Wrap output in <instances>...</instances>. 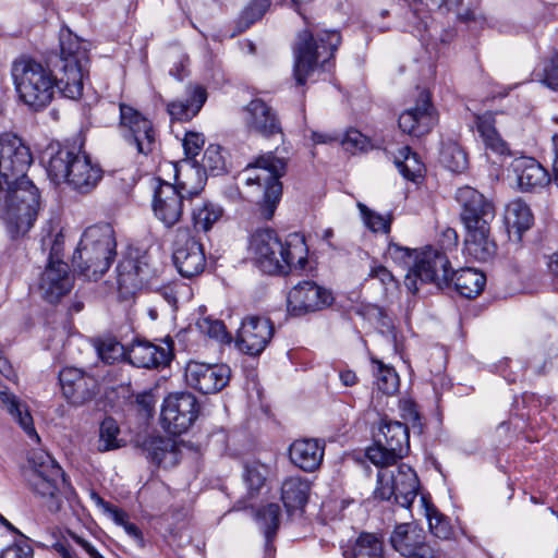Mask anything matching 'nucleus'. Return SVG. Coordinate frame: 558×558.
I'll return each instance as SVG.
<instances>
[{
	"mask_svg": "<svg viewBox=\"0 0 558 558\" xmlns=\"http://www.w3.org/2000/svg\"><path fill=\"white\" fill-rule=\"evenodd\" d=\"M248 251L256 265L270 275L302 269L307 260V247L302 236L292 234L282 242L271 229L256 230L251 236Z\"/></svg>",
	"mask_w": 558,
	"mask_h": 558,
	"instance_id": "1",
	"label": "nucleus"
},
{
	"mask_svg": "<svg viewBox=\"0 0 558 558\" xmlns=\"http://www.w3.org/2000/svg\"><path fill=\"white\" fill-rule=\"evenodd\" d=\"M26 481L29 490L50 513L61 511L75 493L57 461L45 451H34L28 459Z\"/></svg>",
	"mask_w": 558,
	"mask_h": 558,
	"instance_id": "2",
	"label": "nucleus"
},
{
	"mask_svg": "<svg viewBox=\"0 0 558 558\" xmlns=\"http://www.w3.org/2000/svg\"><path fill=\"white\" fill-rule=\"evenodd\" d=\"M44 159L51 181L57 184L65 182L77 193H90L102 179V169L85 153L49 146Z\"/></svg>",
	"mask_w": 558,
	"mask_h": 558,
	"instance_id": "3",
	"label": "nucleus"
},
{
	"mask_svg": "<svg viewBox=\"0 0 558 558\" xmlns=\"http://www.w3.org/2000/svg\"><path fill=\"white\" fill-rule=\"evenodd\" d=\"M116 247L114 231L109 223L88 227L73 254L74 269L87 280H98L109 269Z\"/></svg>",
	"mask_w": 558,
	"mask_h": 558,
	"instance_id": "4",
	"label": "nucleus"
},
{
	"mask_svg": "<svg viewBox=\"0 0 558 558\" xmlns=\"http://www.w3.org/2000/svg\"><path fill=\"white\" fill-rule=\"evenodd\" d=\"M307 27L296 34L293 45V73L299 85H304L307 77L318 66L333 57L341 44V35L337 31H317L304 17Z\"/></svg>",
	"mask_w": 558,
	"mask_h": 558,
	"instance_id": "5",
	"label": "nucleus"
},
{
	"mask_svg": "<svg viewBox=\"0 0 558 558\" xmlns=\"http://www.w3.org/2000/svg\"><path fill=\"white\" fill-rule=\"evenodd\" d=\"M43 208L39 189L28 179L5 184L1 215L11 238L25 235Z\"/></svg>",
	"mask_w": 558,
	"mask_h": 558,
	"instance_id": "6",
	"label": "nucleus"
},
{
	"mask_svg": "<svg viewBox=\"0 0 558 558\" xmlns=\"http://www.w3.org/2000/svg\"><path fill=\"white\" fill-rule=\"evenodd\" d=\"M11 75L19 98L35 111L46 108L56 92V77L52 71L32 58L13 61Z\"/></svg>",
	"mask_w": 558,
	"mask_h": 558,
	"instance_id": "7",
	"label": "nucleus"
},
{
	"mask_svg": "<svg viewBox=\"0 0 558 558\" xmlns=\"http://www.w3.org/2000/svg\"><path fill=\"white\" fill-rule=\"evenodd\" d=\"M89 56L87 43L68 33L60 40V65L56 77V90L64 97L78 99L83 95L88 76Z\"/></svg>",
	"mask_w": 558,
	"mask_h": 558,
	"instance_id": "8",
	"label": "nucleus"
},
{
	"mask_svg": "<svg viewBox=\"0 0 558 558\" xmlns=\"http://www.w3.org/2000/svg\"><path fill=\"white\" fill-rule=\"evenodd\" d=\"M286 160L272 154L259 157L254 165L244 169L242 175L246 185H257L263 190L262 198L257 201L260 216L272 218L282 195V184L279 179L286 172Z\"/></svg>",
	"mask_w": 558,
	"mask_h": 558,
	"instance_id": "9",
	"label": "nucleus"
},
{
	"mask_svg": "<svg viewBox=\"0 0 558 558\" xmlns=\"http://www.w3.org/2000/svg\"><path fill=\"white\" fill-rule=\"evenodd\" d=\"M195 173L198 177L196 185L187 181H181L178 185L161 182L155 190L153 210L165 226L172 227L179 222L183 215L184 199L197 196L204 189V179L198 170Z\"/></svg>",
	"mask_w": 558,
	"mask_h": 558,
	"instance_id": "10",
	"label": "nucleus"
},
{
	"mask_svg": "<svg viewBox=\"0 0 558 558\" xmlns=\"http://www.w3.org/2000/svg\"><path fill=\"white\" fill-rule=\"evenodd\" d=\"M410 450L409 429L398 421L384 420L374 446L369 447L366 456L379 468L395 464Z\"/></svg>",
	"mask_w": 558,
	"mask_h": 558,
	"instance_id": "11",
	"label": "nucleus"
},
{
	"mask_svg": "<svg viewBox=\"0 0 558 558\" xmlns=\"http://www.w3.org/2000/svg\"><path fill=\"white\" fill-rule=\"evenodd\" d=\"M450 269V262L445 253L426 247L415 253L414 264L405 276L404 284L412 293L418 291L417 280L442 288L449 284Z\"/></svg>",
	"mask_w": 558,
	"mask_h": 558,
	"instance_id": "12",
	"label": "nucleus"
},
{
	"mask_svg": "<svg viewBox=\"0 0 558 558\" xmlns=\"http://www.w3.org/2000/svg\"><path fill=\"white\" fill-rule=\"evenodd\" d=\"M418 478L414 470L400 464L396 471H380L378 473V486L376 497L389 500L392 496L397 504L409 508L417 496Z\"/></svg>",
	"mask_w": 558,
	"mask_h": 558,
	"instance_id": "13",
	"label": "nucleus"
},
{
	"mask_svg": "<svg viewBox=\"0 0 558 558\" xmlns=\"http://www.w3.org/2000/svg\"><path fill=\"white\" fill-rule=\"evenodd\" d=\"M199 405L194 395L190 392L171 393L165 398L161 413V427L171 435L185 433L196 421Z\"/></svg>",
	"mask_w": 558,
	"mask_h": 558,
	"instance_id": "14",
	"label": "nucleus"
},
{
	"mask_svg": "<svg viewBox=\"0 0 558 558\" xmlns=\"http://www.w3.org/2000/svg\"><path fill=\"white\" fill-rule=\"evenodd\" d=\"M33 162L31 149L16 135L0 134V178L12 184L27 178L26 171Z\"/></svg>",
	"mask_w": 558,
	"mask_h": 558,
	"instance_id": "15",
	"label": "nucleus"
},
{
	"mask_svg": "<svg viewBox=\"0 0 558 558\" xmlns=\"http://www.w3.org/2000/svg\"><path fill=\"white\" fill-rule=\"evenodd\" d=\"M456 198L461 206L460 218L465 231L490 228L496 217L492 201L471 186L460 187Z\"/></svg>",
	"mask_w": 558,
	"mask_h": 558,
	"instance_id": "16",
	"label": "nucleus"
},
{
	"mask_svg": "<svg viewBox=\"0 0 558 558\" xmlns=\"http://www.w3.org/2000/svg\"><path fill=\"white\" fill-rule=\"evenodd\" d=\"M120 128L123 137L135 146L138 154L148 155L156 148V131L153 123L133 107L121 104Z\"/></svg>",
	"mask_w": 558,
	"mask_h": 558,
	"instance_id": "17",
	"label": "nucleus"
},
{
	"mask_svg": "<svg viewBox=\"0 0 558 558\" xmlns=\"http://www.w3.org/2000/svg\"><path fill=\"white\" fill-rule=\"evenodd\" d=\"M231 371L226 364L190 361L185 367L186 384L201 393H217L230 380Z\"/></svg>",
	"mask_w": 558,
	"mask_h": 558,
	"instance_id": "18",
	"label": "nucleus"
},
{
	"mask_svg": "<svg viewBox=\"0 0 558 558\" xmlns=\"http://www.w3.org/2000/svg\"><path fill=\"white\" fill-rule=\"evenodd\" d=\"M173 262L186 278L202 274L206 266L203 244L190 235L189 230H178L173 242Z\"/></svg>",
	"mask_w": 558,
	"mask_h": 558,
	"instance_id": "19",
	"label": "nucleus"
},
{
	"mask_svg": "<svg viewBox=\"0 0 558 558\" xmlns=\"http://www.w3.org/2000/svg\"><path fill=\"white\" fill-rule=\"evenodd\" d=\"M59 381L63 397L74 407L90 402L98 393L97 379L76 367H64L59 373Z\"/></svg>",
	"mask_w": 558,
	"mask_h": 558,
	"instance_id": "20",
	"label": "nucleus"
},
{
	"mask_svg": "<svg viewBox=\"0 0 558 558\" xmlns=\"http://www.w3.org/2000/svg\"><path fill=\"white\" fill-rule=\"evenodd\" d=\"M331 292L314 281H302L294 286L288 294V311L301 316L322 311L332 304Z\"/></svg>",
	"mask_w": 558,
	"mask_h": 558,
	"instance_id": "21",
	"label": "nucleus"
},
{
	"mask_svg": "<svg viewBox=\"0 0 558 558\" xmlns=\"http://www.w3.org/2000/svg\"><path fill=\"white\" fill-rule=\"evenodd\" d=\"M274 336V325L260 316H247L242 320L235 338L238 349L248 355H259Z\"/></svg>",
	"mask_w": 558,
	"mask_h": 558,
	"instance_id": "22",
	"label": "nucleus"
},
{
	"mask_svg": "<svg viewBox=\"0 0 558 558\" xmlns=\"http://www.w3.org/2000/svg\"><path fill=\"white\" fill-rule=\"evenodd\" d=\"M425 538L422 527L414 523H403L396 526L390 535V543L405 558H430L433 550Z\"/></svg>",
	"mask_w": 558,
	"mask_h": 558,
	"instance_id": "23",
	"label": "nucleus"
},
{
	"mask_svg": "<svg viewBox=\"0 0 558 558\" xmlns=\"http://www.w3.org/2000/svg\"><path fill=\"white\" fill-rule=\"evenodd\" d=\"M437 119L426 92L420 94L415 106L404 110L399 117V128L403 133L412 136L427 134L435 125Z\"/></svg>",
	"mask_w": 558,
	"mask_h": 558,
	"instance_id": "24",
	"label": "nucleus"
},
{
	"mask_svg": "<svg viewBox=\"0 0 558 558\" xmlns=\"http://www.w3.org/2000/svg\"><path fill=\"white\" fill-rule=\"evenodd\" d=\"M73 280L69 266L62 259H48L40 276L39 289L43 296L50 303L57 302L72 289Z\"/></svg>",
	"mask_w": 558,
	"mask_h": 558,
	"instance_id": "25",
	"label": "nucleus"
},
{
	"mask_svg": "<svg viewBox=\"0 0 558 558\" xmlns=\"http://www.w3.org/2000/svg\"><path fill=\"white\" fill-rule=\"evenodd\" d=\"M510 167L517 177L519 187L524 192L538 191L550 182L546 169L532 157H518Z\"/></svg>",
	"mask_w": 558,
	"mask_h": 558,
	"instance_id": "26",
	"label": "nucleus"
},
{
	"mask_svg": "<svg viewBox=\"0 0 558 558\" xmlns=\"http://www.w3.org/2000/svg\"><path fill=\"white\" fill-rule=\"evenodd\" d=\"M171 342L166 345H156L146 340H135L128 350L129 361L137 366L151 368L159 365H167L172 359Z\"/></svg>",
	"mask_w": 558,
	"mask_h": 558,
	"instance_id": "27",
	"label": "nucleus"
},
{
	"mask_svg": "<svg viewBox=\"0 0 558 558\" xmlns=\"http://www.w3.org/2000/svg\"><path fill=\"white\" fill-rule=\"evenodd\" d=\"M325 442L316 438L294 440L289 448L291 462L305 472L317 470L324 459Z\"/></svg>",
	"mask_w": 558,
	"mask_h": 558,
	"instance_id": "28",
	"label": "nucleus"
},
{
	"mask_svg": "<svg viewBox=\"0 0 558 558\" xmlns=\"http://www.w3.org/2000/svg\"><path fill=\"white\" fill-rule=\"evenodd\" d=\"M464 251L477 262H488L497 253V244L492 238L490 228L465 231Z\"/></svg>",
	"mask_w": 558,
	"mask_h": 558,
	"instance_id": "29",
	"label": "nucleus"
},
{
	"mask_svg": "<svg viewBox=\"0 0 558 558\" xmlns=\"http://www.w3.org/2000/svg\"><path fill=\"white\" fill-rule=\"evenodd\" d=\"M248 126L265 135L270 136L281 131L279 121L272 109L263 100L254 99L246 108Z\"/></svg>",
	"mask_w": 558,
	"mask_h": 558,
	"instance_id": "30",
	"label": "nucleus"
},
{
	"mask_svg": "<svg viewBox=\"0 0 558 558\" xmlns=\"http://www.w3.org/2000/svg\"><path fill=\"white\" fill-rule=\"evenodd\" d=\"M206 97V90L202 86H192L189 88L187 99L168 104V112L172 119L187 121L199 112Z\"/></svg>",
	"mask_w": 558,
	"mask_h": 558,
	"instance_id": "31",
	"label": "nucleus"
},
{
	"mask_svg": "<svg viewBox=\"0 0 558 558\" xmlns=\"http://www.w3.org/2000/svg\"><path fill=\"white\" fill-rule=\"evenodd\" d=\"M310 488V482L299 476L289 477L282 483L281 499L288 512L304 508Z\"/></svg>",
	"mask_w": 558,
	"mask_h": 558,
	"instance_id": "32",
	"label": "nucleus"
},
{
	"mask_svg": "<svg viewBox=\"0 0 558 558\" xmlns=\"http://www.w3.org/2000/svg\"><path fill=\"white\" fill-rule=\"evenodd\" d=\"M531 208L522 199H514L507 205L505 222L509 233L514 232L518 239L533 225Z\"/></svg>",
	"mask_w": 558,
	"mask_h": 558,
	"instance_id": "33",
	"label": "nucleus"
},
{
	"mask_svg": "<svg viewBox=\"0 0 558 558\" xmlns=\"http://www.w3.org/2000/svg\"><path fill=\"white\" fill-rule=\"evenodd\" d=\"M453 281L460 295L471 299L477 296L486 283L485 275L474 268H462L457 272L450 271L449 282Z\"/></svg>",
	"mask_w": 558,
	"mask_h": 558,
	"instance_id": "34",
	"label": "nucleus"
},
{
	"mask_svg": "<svg viewBox=\"0 0 558 558\" xmlns=\"http://www.w3.org/2000/svg\"><path fill=\"white\" fill-rule=\"evenodd\" d=\"M222 216L223 208L209 201L197 202L192 208V222L197 232H208Z\"/></svg>",
	"mask_w": 558,
	"mask_h": 558,
	"instance_id": "35",
	"label": "nucleus"
},
{
	"mask_svg": "<svg viewBox=\"0 0 558 558\" xmlns=\"http://www.w3.org/2000/svg\"><path fill=\"white\" fill-rule=\"evenodd\" d=\"M395 163L400 173L409 181L416 182L423 177L424 165L418 155L413 153L409 146L399 150L398 156L395 157Z\"/></svg>",
	"mask_w": 558,
	"mask_h": 558,
	"instance_id": "36",
	"label": "nucleus"
},
{
	"mask_svg": "<svg viewBox=\"0 0 558 558\" xmlns=\"http://www.w3.org/2000/svg\"><path fill=\"white\" fill-rule=\"evenodd\" d=\"M349 558H384L383 539L374 533H362L355 539Z\"/></svg>",
	"mask_w": 558,
	"mask_h": 558,
	"instance_id": "37",
	"label": "nucleus"
},
{
	"mask_svg": "<svg viewBox=\"0 0 558 558\" xmlns=\"http://www.w3.org/2000/svg\"><path fill=\"white\" fill-rule=\"evenodd\" d=\"M424 506L425 517L433 535L441 539H448L452 535V527L447 518L441 514L433 505L428 504L424 497L421 498Z\"/></svg>",
	"mask_w": 558,
	"mask_h": 558,
	"instance_id": "38",
	"label": "nucleus"
},
{
	"mask_svg": "<svg viewBox=\"0 0 558 558\" xmlns=\"http://www.w3.org/2000/svg\"><path fill=\"white\" fill-rule=\"evenodd\" d=\"M256 520L264 531L266 541L269 542L276 534L280 523V507L278 504L263 506L256 512Z\"/></svg>",
	"mask_w": 558,
	"mask_h": 558,
	"instance_id": "39",
	"label": "nucleus"
},
{
	"mask_svg": "<svg viewBox=\"0 0 558 558\" xmlns=\"http://www.w3.org/2000/svg\"><path fill=\"white\" fill-rule=\"evenodd\" d=\"M372 362L376 365L375 384L377 389L385 395L397 392L399 389V376L396 371L377 359H372Z\"/></svg>",
	"mask_w": 558,
	"mask_h": 558,
	"instance_id": "40",
	"label": "nucleus"
},
{
	"mask_svg": "<svg viewBox=\"0 0 558 558\" xmlns=\"http://www.w3.org/2000/svg\"><path fill=\"white\" fill-rule=\"evenodd\" d=\"M268 468L258 461H247L244 464L243 478L250 495L257 494L265 485Z\"/></svg>",
	"mask_w": 558,
	"mask_h": 558,
	"instance_id": "41",
	"label": "nucleus"
},
{
	"mask_svg": "<svg viewBox=\"0 0 558 558\" xmlns=\"http://www.w3.org/2000/svg\"><path fill=\"white\" fill-rule=\"evenodd\" d=\"M117 282L120 290L126 293L141 288L138 282V272L136 270V260L126 258L119 263L117 267Z\"/></svg>",
	"mask_w": 558,
	"mask_h": 558,
	"instance_id": "42",
	"label": "nucleus"
},
{
	"mask_svg": "<svg viewBox=\"0 0 558 558\" xmlns=\"http://www.w3.org/2000/svg\"><path fill=\"white\" fill-rule=\"evenodd\" d=\"M120 428L112 417H106L99 428L98 450L109 451L121 447V440L118 438Z\"/></svg>",
	"mask_w": 558,
	"mask_h": 558,
	"instance_id": "43",
	"label": "nucleus"
},
{
	"mask_svg": "<svg viewBox=\"0 0 558 558\" xmlns=\"http://www.w3.org/2000/svg\"><path fill=\"white\" fill-rule=\"evenodd\" d=\"M442 165L452 172H462L468 168L465 151L457 144L447 145L440 155Z\"/></svg>",
	"mask_w": 558,
	"mask_h": 558,
	"instance_id": "44",
	"label": "nucleus"
},
{
	"mask_svg": "<svg viewBox=\"0 0 558 558\" xmlns=\"http://www.w3.org/2000/svg\"><path fill=\"white\" fill-rule=\"evenodd\" d=\"M96 350L99 357L108 364L121 360L125 354L124 347L111 337L99 339L96 342Z\"/></svg>",
	"mask_w": 558,
	"mask_h": 558,
	"instance_id": "45",
	"label": "nucleus"
},
{
	"mask_svg": "<svg viewBox=\"0 0 558 558\" xmlns=\"http://www.w3.org/2000/svg\"><path fill=\"white\" fill-rule=\"evenodd\" d=\"M196 325L202 333L208 336L211 339L220 342L230 341V337L226 330L225 324L219 319L202 317L197 320Z\"/></svg>",
	"mask_w": 558,
	"mask_h": 558,
	"instance_id": "46",
	"label": "nucleus"
},
{
	"mask_svg": "<svg viewBox=\"0 0 558 558\" xmlns=\"http://www.w3.org/2000/svg\"><path fill=\"white\" fill-rule=\"evenodd\" d=\"M271 0H253L247 4L240 15V24L243 28L250 27L253 23L260 20L269 9Z\"/></svg>",
	"mask_w": 558,
	"mask_h": 558,
	"instance_id": "47",
	"label": "nucleus"
},
{
	"mask_svg": "<svg viewBox=\"0 0 558 558\" xmlns=\"http://www.w3.org/2000/svg\"><path fill=\"white\" fill-rule=\"evenodd\" d=\"M357 208L363 217L364 223L374 232H389L391 218L390 216L379 215L367 208L363 203H357Z\"/></svg>",
	"mask_w": 558,
	"mask_h": 558,
	"instance_id": "48",
	"label": "nucleus"
},
{
	"mask_svg": "<svg viewBox=\"0 0 558 558\" xmlns=\"http://www.w3.org/2000/svg\"><path fill=\"white\" fill-rule=\"evenodd\" d=\"M535 76L550 89L558 90V52L545 62L542 72H536Z\"/></svg>",
	"mask_w": 558,
	"mask_h": 558,
	"instance_id": "49",
	"label": "nucleus"
},
{
	"mask_svg": "<svg viewBox=\"0 0 558 558\" xmlns=\"http://www.w3.org/2000/svg\"><path fill=\"white\" fill-rule=\"evenodd\" d=\"M202 167L205 171L220 172L225 169V159L221 154V147L209 145L202 158Z\"/></svg>",
	"mask_w": 558,
	"mask_h": 558,
	"instance_id": "50",
	"label": "nucleus"
},
{
	"mask_svg": "<svg viewBox=\"0 0 558 558\" xmlns=\"http://www.w3.org/2000/svg\"><path fill=\"white\" fill-rule=\"evenodd\" d=\"M415 253L417 251H411L408 247H403L396 243H390L387 248V256L395 263L403 266H410L414 264Z\"/></svg>",
	"mask_w": 558,
	"mask_h": 558,
	"instance_id": "51",
	"label": "nucleus"
},
{
	"mask_svg": "<svg viewBox=\"0 0 558 558\" xmlns=\"http://www.w3.org/2000/svg\"><path fill=\"white\" fill-rule=\"evenodd\" d=\"M136 260V270L138 272L140 287L147 284L158 275V267L149 260L147 256H143Z\"/></svg>",
	"mask_w": 558,
	"mask_h": 558,
	"instance_id": "52",
	"label": "nucleus"
},
{
	"mask_svg": "<svg viewBox=\"0 0 558 558\" xmlns=\"http://www.w3.org/2000/svg\"><path fill=\"white\" fill-rule=\"evenodd\" d=\"M475 125L482 141L497 131L495 114L492 112H485L482 116H476Z\"/></svg>",
	"mask_w": 558,
	"mask_h": 558,
	"instance_id": "53",
	"label": "nucleus"
},
{
	"mask_svg": "<svg viewBox=\"0 0 558 558\" xmlns=\"http://www.w3.org/2000/svg\"><path fill=\"white\" fill-rule=\"evenodd\" d=\"M205 144L204 136L196 132H187L183 140L184 153L187 157H196Z\"/></svg>",
	"mask_w": 558,
	"mask_h": 558,
	"instance_id": "54",
	"label": "nucleus"
},
{
	"mask_svg": "<svg viewBox=\"0 0 558 558\" xmlns=\"http://www.w3.org/2000/svg\"><path fill=\"white\" fill-rule=\"evenodd\" d=\"M43 245L47 246L49 245L50 252H49V259L57 260L61 259V255L63 253L64 248V236L61 231H58L53 235H48L47 238L43 239Z\"/></svg>",
	"mask_w": 558,
	"mask_h": 558,
	"instance_id": "55",
	"label": "nucleus"
},
{
	"mask_svg": "<svg viewBox=\"0 0 558 558\" xmlns=\"http://www.w3.org/2000/svg\"><path fill=\"white\" fill-rule=\"evenodd\" d=\"M0 558H33V549L25 543L12 544L1 551Z\"/></svg>",
	"mask_w": 558,
	"mask_h": 558,
	"instance_id": "56",
	"label": "nucleus"
},
{
	"mask_svg": "<svg viewBox=\"0 0 558 558\" xmlns=\"http://www.w3.org/2000/svg\"><path fill=\"white\" fill-rule=\"evenodd\" d=\"M483 143L487 149L498 154V155H509L510 150L508 144L501 138L499 133L496 131L494 134L489 135Z\"/></svg>",
	"mask_w": 558,
	"mask_h": 558,
	"instance_id": "57",
	"label": "nucleus"
},
{
	"mask_svg": "<svg viewBox=\"0 0 558 558\" xmlns=\"http://www.w3.org/2000/svg\"><path fill=\"white\" fill-rule=\"evenodd\" d=\"M342 144L354 149L363 150L367 145V138L357 130H350L347 132Z\"/></svg>",
	"mask_w": 558,
	"mask_h": 558,
	"instance_id": "58",
	"label": "nucleus"
},
{
	"mask_svg": "<svg viewBox=\"0 0 558 558\" xmlns=\"http://www.w3.org/2000/svg\"><path fill=\"white\" fill-rule=\"evenodd\" d=\"M113 517H114V520L118 523L123 525L125 532L130 536H132L134 538H141V531H140V529L135 524L125 521V513L124 512L119 511L118 509H114L113 510Z\"/></svg>",
	"mask_w": 558,
	"mask_h": 558,
	"instance_id": "59",
	"label": "nucleus"
},
{
	"mask_svg": "<svg viewBox=\"0 0 558 558\" xmlns=\"http://www.w3.org/2000/svg\"><path fill=\"white\" fill-rule=\"evenodd\" d=\"M369 277L379 280L386 287L395 282L392 274L384 266L374 267Z\"/></svg>",
	"mask_w": 558,
	"mask_h": 558,
	"instance_id": "60",
	"label": "nucleus"
},
{
	"mask_svg": "<svg viewBox=\"0 0 558 558\" xmlns=\"http://www.w3.org/2000/svg\"><path fill=\"white\" fill-rule=\"evenodd\" d=\"M69 535L89 555L90 558H104L89 542L78 536L76 533L69 532Z\"/></svg>",
	"mask_w": 558,
	"mask_h": 558,
	"instance_id": "61",
	"label": "nucleus"
},
{
	"mask_svg": "<svg viewBox=\"0 0 558 558\" xmlns=\"http://www.w3.org/2000/svg\"><path fill=\"white\" fill-rule=\"evenodd\" d=\"M421 3H424L429 9H441L446 8L448 11H452L458 4L461 3V0H418Z\"/></svg>",
	"mask_w": 558,
	"mask_h": 558,
	"instance_id": "62",
	"label": "nucleus"
},
{
	"mask_svg": "<svg viewBox=\"0 0 558 558\" xmlns=\"http://www.w3.org/2000/svg\"><path fill=\"white\" fill-rule=\"evenodd\" d=\"M546 266L555 284L558 286V251L547 256Z\"/></svg>",
	"mask_w": 558,
	"mask_h": 558,
	"instance_id": "63",
	"label": "nucleus"
},
{
	"mask_svg": "<svg viewBox=\"0 0 558 558\" xmlns=\"http://www.w3.org/2000/svg\"><path fill=\"white\" fill-rule=\"evenodd\" d=\"M53 549L62 557V558H76L75 551L63 542H58L53 544Z\"/></svg>",
	"mask_w": 558,
	"mask_h": 558,
	"instance_id": "64",
	"label": "nucleus"
}]
</instances>
